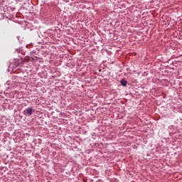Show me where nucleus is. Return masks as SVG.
<instances>
[{
    "label": "nucleus",
    "instance_id": "1",
    "mask_svg": "<svg viewBox=\"0 0 182 182\" xmlns=\"http://www.w3.org/2000/svg\"><path fill=\"white\" fill-rule=\"evenodd\" d=\"M26 111L27 114H28L29 116H32V114L33 113V112H35V109H32V107H29L27 108Z\"/></svg>",
    "mask_w": 182,
    "mask_h": 182
},
{
    "label": "nucleus",
    "instance_id": "2",
    "mask_svg": "<svg viewBox=\"0 0 182 182\" xmlns=\"http://www.w3.org/2000/svg\"><path fill=\"white\" fill-rule=\"evenodd\" d=\"M121 85L122 86H126V85H127V80H121Z\"/></svg>",
    "mask_w": 182,
    "mask_h": 182
}]
</instances>
